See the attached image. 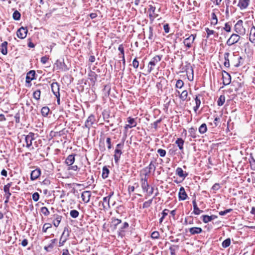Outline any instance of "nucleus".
Segmentation results:
<instances>
[{
	"label": "nucleus",
	"mask_w": 255,
	"mask_h": 255,
	"mask_svg": "<svg viewBox=\"0 0 255 255\" xmlns=\"http://www.w3.org/2000/svg\"><path fill=\"white\" fill-rule=\"evenodd\" d=\"M75 154H70L66 158L65 162L66 164V165L68 166L67 169L69 170H71L77 171L78 169L77 165H72L75 160Z\"/></svg>",
	"instance_id": "nucleus-1"
},
{
	"label": "nucleus",
	"mask_w": 255,
	"mask_h": 255,
	"mask_svg": "<svg viewBox=\"0 0 255 255\" xmlns=\"http://www.w3.org/2000/svg\"><path fill=\"white\" fill-rule=\"evenodd\" d=\"M235 31L236 33L244 35L246 34V29L243 26V21L242 20H239L235 24L234 27Z\"/></svg>",
	"instance_id": "nucleus-2"
},
{
	"label": "nucleus",
	"mask_w": 255,
	"mask_h": 255,
	"mask_svg": "<svg viewBox=\"0 0 255 255\" xmlns=\"http://www.w3.org/2000/svg\"><path fill=\"white\" fill-rule=\"evenodd\" d=\"M161 59V56L156 55L149 62L148 65V72L150 73L153 69V67Z\"/></svg>",
	"instance_id": "nucleus-3"
},
{
	"label": "nucleus",
	"mask_w": 255,
	"mask_h": 255,
	"mask_svg": "<svg viewBox=\"0 0 255 255\" xmlns=\"http://www.w3.org/2000/svg\"><path fill=\"white\" fill-rule=\"evenodd\" d=\"M54 65L56 69L60 71H66L69 69L63 60H57L55 63Z\"/></svg>",
	"instance_id": "nucleus-4"
},
{
	"label": "nucleus",
	"mask_w": 255,
	"mask_h": 255,
	"mask_svg": "<svg viewBox=\"0 0 255 255\" xmlns=\"http://www.w3.org/2000/svg\"><path fill=\"white\" fill-rule=\"evenodd\" d=\"M69 236V231L67 227H65L63 233L61 236V238L59 242V247L62 246L64 243L66 241L68 237Z\"/></svg>",
	"instance_id": "nucleus-5"
},
{
	"label": "nucleus",
	"mask_w": 255,
	"mask_h": 255,
	"mask_svg": "<svg viewBox=\"0 0 255 255\" xmlns=\"http://www.w3.org/2000/svg\"><path fill=\"white\" fill-rule=\"evenodd\" d=\"M240 39V36L239 34L237 33H233L227 41L226 44L228 46H232V45L237 43L239 41Z\"/></svg>",
	"instance_id": "nucleus-6"
},
{
	"label": "nucleus",
	"mask_w": 255,
	"mask_h": 255,
	"mask_svg": "<svg viewBox=\"0 0 255 255\" xmlns=\"http://www.w3.org/2000/svg\"><path fill=\"white\" fill-rule=\"evenodd\" d=\"M222 79L223 84L225 86L229 85L231 82V75L224 70L222 71Z\"/></svg>",
	"instance_id": "nucleus-7"
},
{
	"label": "nucleus",
	"mask_w": 255,
	"mask_h": 255,
	"mask_svg": "<svg viewBox=\"0 0 255 255\" xmlns=\"http://www.w3.org/2000/svg\"><path fill=\"white\" fill-rule=\"evenodd\" d=\"M35 134L33 132H29L28 134L25 136V141L26 143V147L29 148L32 145V141L35 139Z\"/></svg>",
	"instance_id": "nucleus-8"
},
{
	"label": "nucleus",
	"mask_w": 255,
	"mask_h": 255,
	"mask_svg": "<svg viewBox=\"0 0 255 255\" xmlns=\"http://www.w3.org/2000/svg\"><path fill=\"white\" fill-rule=\"evenodd\" d=\"M95 121L96 119L95 116L93 115H91L90 116H89V117L87 118V120L85 122L84 125L85 127L87 128L89 130L91 127L94 124Z\"/></svg>",
	"instance_id": "nucleus-9"
},
{
	"label": "nucleus",
	"mask_w": 255,
	"mask_h": 255,
	"mask_svg": "<svg viewBox=\"0 0 255 255\" xmlns=\"http://www.w3.org/2000/svg\"><path fill=\"white\" fill-rule=\"evenodd\" d=\"M27 29L25 27H21L17 31L16 34L20 39H24L27 35Z\"/></svg>",
	"instance_id": "nucleus-10"
},
{
	"label": "nucleus",
	"mask_w": 255,
	"mask_h": 255,
	"mask_svg": "<svg viewBox=\"0 0 255 255\" xmlns=\"http://www.w3.org/2000/svg\"><path fill=\"white\" fill-rule=\"evenodd\" d=\"M196 37V35L191 34L186 38L183 41L184 45L188 48H190Z\"/></svg>",
	"instance_id": "nucleus-11"
},
{
	"label": "nucleus",
	"mask_w": 255,
	"mask_h": 255,
	"mask_svg": "<svg viewBox=\"0 0 255 255\" xmlns=\"http://www.w3.org/2000/svg\"><path fill=\"white\" fill-rule=\"evenodd\" d=\"M147 178L145 175L144 177L141 179V186L144 192H147L149 185L147 182Z\"/></svg>",
	"instance_id": "nucleus-12"
},
{
	"label": "nucleus",
	"mask_w": 255,
	"mask_h": 255,
	"mask_svg": "<svg viewBox=\"0 0 255 255\" xmlns=\"http://www.w3.org/2000/svg\"><path fill=\"white\" fill-rule=\"evenodd\" d=\"M149 12V17L150 20H153L158 16V14L155 12V7L150 5L148 10Z\"/></svg>",
	"instance_id": "nucleus-13"
},
{
	"label": "nucleus",
	"mask_w": 255,
	"mask_h": 255,
	"mask_svg": "<svg viewBox=\"0 0 255 255\" xmlns=\"http://www.w3.org/2000/svg\"><path fill=\"white\" fill-rule=\"evenodd\" d=\"M51 90L55 96H59V85L57 82H53L51 84Z\"/></svg>",
	"instance_id": "nucleus-14"
},
{
	"label": "nucleus",
	"mask_w": 255,
	"mask_h": 255,
	"mask_svg": "<svg viewBox=\"0 0 255 255\" xmlns=\"http://www.w3.org/2000/svg\"><path fill=\"white\" fill-rule=\"evenodd\" d=\"M35 72L34 70L29 71L26 76V83L30 84L31 81L35 79Z\"/></svg>",
	"instance_id": "nucleus-15"
},
{
	"label": "nucleus",
	"mask_w": 255,
	"mask_h": 255,
	"mask_svg": "<svg viewBox=\"0 0 255 255\" xmlns=\"http://www.w3.org/2000/svg\"><path fill=\"white\" fill-rule=\"evenodd\" d=\"M91 193L90 191H84L81 195V197L83 202L88 203L90 201Z\"/></svg>",
	"instance_id": "nucleus-16"
},
{
	"label": "nucleus",
	"mask_w": 255,
	"mask_h": 255,
	"mask_svg": "<svg viewBox=\"0 0 255 255\" xmlns=\"http://www.w3.org/2000/svg\"><path fill=\"white\" fill-rule=\"evenodd\" d=\"M187 194H186L184 187H181L178 193L179 200H185L187 199Z\"/></svg>",
	"instance_id": "nucleus-17"
},
{
	"label": "nucleus",
	"mask_w": 255,
	"mask_h": 255,
	"mask_svg": "<svg viewBox=\"0 0 255 255\" xmlns=\"http://www.w3.org/2000/svg\"><path fill=\"white\" fill-rule=\"evenodd\" d=\"M250 0H239L238 6L241 9H244L248 7L250 4Z\"/></svg>",
	"instance_id": "nucleus-18"
},
{
	"label": "nucleus",
	"mask_w": 255,
	"mask_h": 255,
	"mask_svg": "<svg viewBox=\"0 0 255 255\" xmlns=\"http://www.w3.org/2000/svg\"><path fill=\"white\" fill-rule=\"evenodd\" d=\"M41 174V171L40 169H36L32 171L30 174V179L31 180H34L37 179Z\"/></svg>",
	"instance_id": "nucleus-19"
},
{
	"label": "nucleus",
	"mask_w": 255,
	"mask_h": 255,
	"mask_svg": "<svg viewBox=\"0 0 255 255\" xmlns=\"http://www.w3.org/2000/svg\"><path fill=\"white\" fill-rule=\"evenodd\" d=\"M202 221L204 223H208V222L211 221L213 220L216 219L217 218V216L214 215H212L211 216L208 215H203L202 216Z\"/></svg>",
	"instance_id": "nucleus-20"
},
{
	"label": "nucleus",
	"mask_w": 255,
	"mask_h": 255,
	"mask_svg": "<svg viewBox=\"0 0 255 255\" xmlns=\"http://www.w3.org/2000/svg\"><path fill=\"white\" fill-rule=\"evenodd\" d=\"M146 169H148V172H146L145 174L146 176L149 174L151 171L154 172L156 169L155 162L154 161H151L150 162L149 165L146 168Z\"/></svg>",
	"instance_id": "nucleus-21"
},
{
	"label": "nucleus",
	"mask_w": 255,
	"mask_h": 255,
	"mask_svg": "<svg viewBox=\"0 0 255 255\" xmlns=\"http://www.w3.org/2000/svg\"><path fill=\"white\" fill-rule=\"evenodd\" d=\"M202 231V228L200 227H192L189 229V231L192 235L199 234Z\"/></svg>",
	"instance_id": "nucleus-22"
},
{
	"label": "nucleus",
	"mask_w": 255,
	"mask_h": 255,
	"mask_svg": "<svg viewBox=\"0 0 255 255\" xmlns=\"http://www.w3.org/2000/svg\"><path fill=\"white\" fill-rule=\"evenodd\" d=\"M103 202L102 203V206L104 209H108L110 208V199L108 197H105L103 198Z\"/></svg>",
	"instance_id": "nucleus-23"
},
{
	"label": "nucleus",
	"mask_w": 255,
	"mask_h": 255,
	"mask_svg": "<svg viewBox=\"0 0 255 255\" xmlns=\"http://www.w3.org/2000/svg\"><path fill=\"white\" fill-rule=\"evenodd\" d=\"M122 154V149H115V154H114V159H115V161L116 163H118Z\"/></svg>",
	"instance_id": "nucleus-24"
},
{
	"label": "nucleus",
	"mask_w": 255,
	"mask_h": 255,
	"mask_svg": "<svg viewBox=\"0 0 255 255\" xmlns=\"http://www.w3.org/2000/svg\"><path fill=\"white\" fill-rule=\"evenodd\" d=\"M249 39L252 43L255 42V26L254 25L251 27L250 30Z\"/></svg>",
	"instance_id": "nucleus-25"
},
{
	"label": "nucleus",
	"mask_w": 255,
	"mask_h": 255,
	"mask_svg": "<svg viewBox=\"0 0 255 255\" xmlns=\"http://www.w3.org/2000/svg\"><path fill=\"white\" fill-rule=\"evenodd\" d=\"M176 174L177 175L180 177H182L185 178L186 177L188 176L187 173H184L183 170L180 167H177L176 169Z\"/></svg>",
	"instance_id": "nucleus-26"
},
{
	"label": "nucleus",
	"mask_w": 255,
	"mask_h": 255,
	"mask_svg": "<svg viewBox=\"0 0 255 255\" xmlns=\"http://www.w3.org/2000/svg\"><path fill=\"white\" fill-rule=\"evenodd\" d=\"M193 205V213L195 215H198L203 212L202 210H200L198 207L195 199L192 201Z\"/></svg>",
	"instance_id": "nucleus-27"
},
{
	"label": "nucleus",
	"mask_w": 255,
	"mask_h": 255,
	"mask_svg": "<svg viewBox=\"0 0 255 255\" xmlns=\"http://www.w3.org/2000/svg\"><path fill=\"white\" fill-rule=\"evenodd\" d=\"M54 217V220L53 221V224L55 227H57L61 222L62 217L59 215H55Z\"/></svg>",
	"instance_id": "nucleus-28"
},
{
	"label": "nucleus",
	"mask_w": 255,
	"mask_h": 255,
	"mask_svg": "<svg viewBox=\"0 0 255 255\" xmlns=\"http://www.w3.org/2000/svg\"><path fill=\"white\" fill-rule=\"evenodd\" d=\"M89 80L93 83L97 80V75L94 71H90L88 73Z\"/></svg>",
	"instance_id": "nucleus-29"
},
{
	"label": "nucleus",
	"mask_w": 255,
	"mask_h": 255,
	"mask_svg": "<svg viewBox=\"0 0 255 255\" xmlns=\"http://www.w3.org/2000/svg\"><path fill=\"white\" fill-rule=\"evenodd\" d=\"M128 226V224L127 222L124 223L118 231L119 236H123L125 232L124 230L127 229Z\"/></svg>",
	"instance_id": "nucleus-30"
},
{
	"label": "nucleus",
	"mask_w": 255,
	"mask_h": 255,
	"mask_svg": "<svg viewBox=\"0 0 255 255\" xmlns=\"http://www.w3.org/2000/svg\"><path fill=\"white\" fill-rule=\"evenodd\" d=\"M7 42L6 41L3 42L1 45V52L3 55H6L7 53Z\"/></svg>",
	"instance_id": "nucleus-31"
},
{
	"label": "nucleus",
	"mask_w": 255,
	"mask_h": 255,
	"mask_svg": "<svg viewBox=\"0 0 255 255\" xmlns=\"http://www.w3.org/2000/svg\"><path fill=\"white\" fill-rule=\"evenodd\" d=\"M229 56L230 53L229 52H226L224 54L225 62L224 63V65L226 67L228 68L230 66Z\"/></svg>",
	"instance_id": "nucleus-32"
},
{
	"label": "nucleus",
	"mask_w": 255,
	"mask_h": 255,
	"mask_svg": "<svg viewBox=\"0 0 255 255\" xmlns=\"http://www.w3.org/2000/svg\"><path fill=\"white\" fill-rule=\"evenodd\" d=\"M184 141L181 138H178L175 141V143L177 145L180 150H182L183 149V144Z\"/></svg>",
	"instance_id": "nucleus-33"
},
{
	"label": "nucleus",
	"mask_w": 255,
	"mask_h": 255,
	"mask_svg": "<svg viewBox=\"0 0 255 255\" xmlns=\"http://www.w3.org/2000/svg\"><path fill=\"white\" fill-rule=\"evenodd\" d=\"M190 136H191L192 138H195L197 137L196 134V129L194 128H189L188 131Z\"/></svg>",
	"instance_id": "nucleus-34"
},
{
	"label": "nucleus",
	"mask_w": 255,
	"mask_h": 255,
	"mask_svg": "<svg viewBox=\"0 0 255 255\" xmlns=\"http://www.w3.org/2000/svg\"><path fill=\"white\" fill-rule=\"evenodd\" d=\"M109 174V170L106 166H104L102 170V177L106 179L108 177Z\"/></svg>",
	"instance_id": "nucleus-35"
},
{
	"label": "nucleus",
	"mask_w": 255,
	"mask_h": 255,
	"mask_svg": "<svg viewBox=\"0 0 255 255\" xmlns=\"http://www.w3.org/2000/svg\"><path fill=\"white\" fill-rule=\"evenodd\" d=\"M207 130V128L205 124H202L199 128V131L201 134L205 133Z\"/></svg>",
	"instance_id": "nucleus-36"
},
{
	"label": "nucleus",
	"mask_w": 255,
	"mask_h": 255,
	"mask_svg": "<svg viewBox=\"0 0 255 255\" xmlns=\"http://www.w3.org/2000/svg\"><path fill=\"white\" fill-rule=\"evenodd\" d=\"M218 23V18L214 12L212 13L211 14V24L216 25Z\"/></svg>",
	"instance_id": "nucleus-37"
},
{
	"label": "nucleus",
	"mask_w": 255,
	"mask_h": 255,
	"mask_svg": "<svg viewBox=\"0 0 255 255\" xmlns=\"http://www.w3.org/2000/svg\"><path fill=\"white\" fill-rule=\"evenodd\" d=\"M128 122L132 128L136 127L137 125L135 119L130 117L128 118Z\"/></svg>",
	"instance_id": "nucleus-38"
},
{
	"label": "nucleus",
	"mask_w": 255,
	"mask_h": 255,
	"mask_svg": "<svg viewBox=\"0 0 255 255\" xmlns=\"http://www.w3.org/2000/svg\"><path fill=\"white\" fill-rule=\"evenodd\" d=\"M112 223L114 226V229H116L117 226L121 223L122 221L120 219H116L115 218H112Z\"/></svg>",
	"instance_id": "nucleus-39"
},
{
	"label": "nucleus",
	"mask_w": 255,
	"mask_h": 255,
	"mask_svg": "<svg viewBox=\"0 0 255 255\" xmlns=\"http://www.w3.org/2000/svg\"><path fill=\"white\" fill-rule=\"evenodd\" d=\"M49 112V109L47 107H43L41 110V114L43 116L46 117Z\"/></svg>",
	"instance_id": "nucleus-40"
},
{
	"label": "nucleus",
	"mask_w": 255,
	"mask_h": 255,
	"mask_svg": "<svg viewBox=\"0 0 255 255\" xmlns=\"http://www.w3.org/2000/svg\"><path fill=\"white\" fill-rule=\"evenodd\" d=\"M225 102V97L224 95H221L218 100L217 103L219 106L223 105Z\"/></svg>",
	"instance_id": "nucleus-41"
},
{
	"label": "nucleus",
	"mask_w": 255,
	"mask_h": 255,
	"mask_svg": "<svg viewBox=\"0 0 255 255\" xmlns=\"http://www.w3.org/2000/svg\"><path fill=\"white\" fill-rule=\"evenodd\" d=\"M41 92L40 90H35L33 93V98L36 100H38L40 98Z\"/></svg>",
	"instance_id": "nucleus-42"
},
{
	"label": "nucleus",
	"mask_w": 255,
	"mask_h": 255,
	"mask_svg": "<svg viewBox=\"0 0 255 255\" xmlns=\"http://www.w3.org/2000/svg\"><path fill=\"white\" fill-rule=\"evenodd\" d=\"M70 215L73 218H76L79 215V213L76 210H72L70 212Z\"/></svg>",
	"instance_id": "nucleus-43"
},
{
	"label": "nucleus",
	"mask_w": 255,
	"mask_h": 255,
	"mask_svg": "<svg viewBox=\"0 0 255 255\" xmlns=\"http://www.w3.org/2000/svg\"><path fill=\"white\" fill-rule=\"evenodd\" d=\"M230 244H231V239L230 238H228L223 242L222 245L223 248H226L229 247Z\"/></svg>",
	"instance_id": "nucleus-44"
},
{
	"label": "nucleus",
	"mask_w": 255,
	"mask_h": 255,
	"mask_svg": "<svg viewBox=\"0 0 255 255\" xmlns=\"http://www.w3.org/2000/svg\"><path fill=\"white\" fill-rule=\"evenodd\" d=\"M249 162L250 163L251 169L255 171V159L252 156L249 159Z\"/></svg>",
	"instance_id": "nucleus-45"
},
{
	"label": "nucleus",
	"mask_w": 255,
	"mask_h": 255,
	"mask_svg": "<svg viewBox=\"0 0 255 255\" xmlns=\"http://www.w3.org/2000/svg\"><path fill=\"white\" fill-rule=\"evenodd\" d=\"M20 13L17 10L14 11L12 14V17L15 20H19L20 18Z\"/></svg>",
	"instance_id": "nucleus-46"
},
{
	"label": "nucleus",
	"mask_w": 255,
	"mask_h": 255,
	"mask_svg": "<svg viewBox=\"0 0 255 255\" xmlns=\"http://www.w3.org/2000/svg\"><path fill=\"white\" fill-rule=\"evenodd\" d=\"M188 96V92L186 90L183 91L180 95V98L182 101H185Z\"/></svg>",
	"instance_id": "nucleus-47"
},
{
	"label": "nucleus",
	"mask_w": 255,
	"mask_h": 255,
	"mask_svg": "<svg viewBox=\"0 0 255 255\" xmlns=\"http://www.w3.org/2000/svg\"><path fill=\"white\" fill-rule=\"evenodd\" d=\"M195 103H196V106H195L194 107V110L195 112H196L197 110L199 108L200 104H201L200 100L198 99L197 96L195 98Z\"/></svg>",
	"instance_id": "nucleus-48"
},
{
	"label": "nucleus",
	"mask_w": 255,
	"mask_h": 255,
	"mask_svg": "<svg viewBox=\"0 0 255 255\" xmlns=\"http://www.w3.org/2000/svg\"><path fill=\"white\" fill-rule=\"evenodd\" d=\"M178 249L177 246L173 245L169 248L171 255H175V251Z\"/></svg>",
	"instance_id": "nucleus-49"
},
{
	"label": "nucleus",
	"mask_w": 255,
	"mask_h": 255,
	"mask_svg": "<svg viewBox=\"0 0 255 255\" xmlns=\"http://www.w3.org/2000/svg\"><path fill=\"white\" fill-rule=\"evenodd\" d=\"M153 199L148 200L147 201H145L143 203L142 208H147L150 206L152 204Z\"/></svg>",
	"instance_id": "nucleus-50"
},
{
	"label": "nucleus",
	"mask_w": 255,
	"mask_h": 255,
	"mask_svg": "<svg viewBox=\"0 0 255 255\" xmlns=\"http://www.w3.org/2000/svg\"><path fill=\"white\" fill-rule=\"evenodd\" d=\"M41 212L45 216H48L50 214L48 209L46 207H42L41 208Z\"/></svg>",
	"instance_id": "nucleus-51"
},
{
	"label": "nucleus",
	"mask_w": 255,
	"mask_h": 255,
	"mask_svg": "<svg viewBox=\"0 0 255 255\" xmlns=\"http://www.w3.org/2000/svg\"><path fill=\"white\" fill-rule=\"evenodd\" d=\"M52 227V225L49 223H45L43 225V228H42V231L44 233H45L47 232V230L49 228H51Z\"/></svg>",
	"instance_id": "nucleus-52"
},
{
	"label": "nucleus",
	"mask_w": 255,
	"mask_h": 255,
	"mask_svg": "<svg viewBox=\"0 0 255 255\" xmlns=\"http://www.w3.org/2000/svg\"><path fill=\"white\" fill-rule=\"evenodd\" d=\"M184 85V82L182 80L179 79L176 81L175 87L177 88L181 89Z\"/></svg>",
	"instance_id": "nucleus-53"
},
{
	"label": "nucleus",
	"mask_w": 255,
	"mask_h": 255,
	"mask_svg": "<svg viewBox=\"0 0 255 255\" xmlns=\"http://www.w3.org/2000/svg\"><path fill=\"white\" fill-rule=\"evenodd\" d=\"M11 185V183H7L6 185H4L3 187V191L5 193V194H7L8 193H10L9 192V188Z\"/></svg>",
	"instance_id": "nucleus-54"
},
{
	"label": "nucleus",
	"mask_w": 255,
	"mask_h": 255,
	"mask_svg": "<svg viewBox=\"0 0 255 255\" xmlns=\"http://www.w3.org/2000/svg\"><path fill=\"white\" fill-rule=\"evenodd\" d=\"M153 28L150 26L149 28V35L148 37V39L151 40V41H153Z\"/></svg>",
	"instance_id": "nucleus-55"
},
{
	"label": "nucleus",
	"mask_w": 255,
	"mask_h": 255,
	"mask_svg": "<svg viewBox=\"0 0 255 255\" xmlns=\"http://www.w3.org/2000/svg\"><path fill=\"white\" fill-rule=\"evenodd\" d=\"M157 153L160 155L161 157H164L166 154V151L164 149L159 148L157 151Z\"/></svg>",
	"instance_id": "nucleus-56"
},
{
	"label": "nucleus",
	"mask_w": 255,
	"mask_h": 255,
	"mask_svg": "<svg viewBox=\"0 0 255 255\" xmlns=\"http://www.w3.org/2000/svg\"><path fill=\"white\" fill-rule=\"evenodd\" d=\"M159 233L158 231H154L151 235V237L154 239H157L159 238Z\"/></svg>",
	"instance_id": "nucleus-57"
},
{
	"label": "nucleus",
	"mask_w": 255,
	"mask_h": 255,
	"mask_svg": "<svg viewBox=\"0 0 255 255\" xmlns=\"http://www.w3.org/2000/svg\"><path fill=\"white\" fill-rule=\"evenodd\" d=\"M223 29L226 31L229 32L231 30V26L229 23L227 22L225 23V26L223 27Z\"/></svg>",
	"instance_id": "nucleus-58"
},
{
	"label": "nucleus",
	"mask_w": 255,
	"mask_h": 255,
	"mask_svg": "<svg viewBox=\"0 0 255 255\" xmlns=\"http://www.w3.org/2000/svg\"><path fill=\"white\" fill-rule=\"evenodd\" d=\"M232 210H233L232 209H228L225 210V211L219 212V214L221 216H224L226 214L231 212Z\"/></svg>",
	"instance_id": "nucleus-59"
},
{
	"label": "nucleus",
	"mask_w": 255,
	"mask_h": 255,
	"mask_svg": "<svg viewBox=\"0 0 255 255\" xmlns=\"http://www.w3.org/2000/svg\"><path fill=\"white\" fill-rule=\"evenodd\" d=\"M219 121H220V118L218 117H216L214 119L213 124H211V125H213L214 127H216L219 125Z\"/></svg>",
	"instance_id": "nucleus-60"
},
{
	"label": "nucleus",
	"mask_w": 255,
	"mask_h": 255,
	"mask_svg": "<svg viewBox=\"0 0 255 255\" xmlns=\"http://www.w3.org/2000/svg\"><path fill=\"white\" fill-rule=\"evenodd\" d=\"M205 30L207 33V38H209L210 35L213 34L215 31L213 30H210L209 28H205Z\"/></svg>",
	"instance_id": "nucleus-61"
},
{
	"label": "nucleus",
	"mask_w": 255,
	"mask_h": 255,
	"mask_svg": "<svg viewBox=\"0 0 255 255\" xmlns=\"http://www.w3.org/2000/svg\"><path fill=\"white\" fill-rule=\"evenodd\" d=\"M54 247V245L52 244H50L47 246H45L44 249L46 252H50Z\"/></svg>",
	"instance_id": "nucleus-62"
},
{
	"label": "nucleus",
	"mask_w": 255,
	"mask_h": 255,
	"mask_svg": "<svg viewBox=\"0 0 255 255\" xmlns=\"http://www.w3.org/2000/svg\"><path fill=\"white\" fill-rule=\"evenodd\" d=\"M39 199V194L37 192H35L32 195V199L36 202Z\"/></svg>",
	"instance_id": "nucleus-63"
},
{
	"label": "nucleus",
	"mask_w": 255,
	"mask_h": 255,
	"mask_svg": "<svg viewBox=\"0 0 255 255\" xmlns=\"http://www.w3.org/2000/svg\"><path fill=\"white\" fill-rule=\"evenodd\" d=\"M132 66L136 69L138 67V66H139V62L137 60L136 58H134L132 61Z\"/></svg>",
	"instance_id": "nucleus-64"
}]
</instances>
